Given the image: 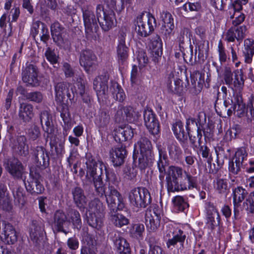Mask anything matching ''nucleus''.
Returning <instances> with one entry per match:
<instances>
[{
    "mask_svg": "<svg viewBox=\"0 0 254 254\" xmlns=\"http://www.w3.org/2000/svg\"><path fill=\"white\" fill-rule=\"evenodd\" d=\"M85 158L86 175L85 180L82 182L83 188L87 190L93 184L97 195L100 197L105 195L110 211H117L119 203L121 202V195L113 186H109L108 190L106 191L105 185L102 178L104 167L103 161L96 160L91 153H87Z\"/></svg>",
    "mask_w": 254,
    "mask_h": 254,
    "instance_id": "obj_1",
    "label": "nucleus"
},
{
    "mask_svg": "<svg viewBox=\"0 0 254 254\" xmlns=\"http://www.w3.org/2000/svg\"><path fill=\"white\" fill-rule=\"evenodd\" d=\"M165 181L169 192L197 189V177L178 166L169 167Z\"/></svg>",
    "mask_w": 254,
    "mask_h": 254,
    "instance_id": "obj_2",
    "label": "nucleus"
},
{
    "mask_svg": "<svg viewBox=\"0 0 254 254\" xmlns=\"http://www.w3.org/2000/svg\"><path fill=\"white\" fill-rule=\"evenodd\" d=\"M130 203L137 208H146L151 202V197L148 190L144 187L132 189L129 193Z\"/></svg>",
    "mask_w": 254,
    "mask_h": 254,
    "instance_id": "obj_3",
    "label": "nucleus"
},
{
    "mask_svg": "<svg viewBox=\"0 0 254 254\" xmlns=\"http://www.w3.org/2000/svg\"><path fill=\"white\" fill-rule=\"evenodd\" d=\"M136 20L138 26L137 34L142 37L150 35L156 26V19L150 13H147L146 15L142 13L137 16Z\"/></svg>",
    "mask_w": 254,
    "mask_h": 254,
    "instance_id": "obj_4",
    "label": "nucleus"
},
{
    "mask_svg": "<svg viewBox=\"0 0 254 254\" xmlns=\"http://www.w3.org/2000/svg\"><path fill=\"white\" fill-rule=\"evenodd\" d=\"M86 36L87 38H91L92 34L96 32L98 28L97 17L95 16L90 5H84L82 7Z\"/></svg>",
    "mask_w": 254,
    "mask_h": 254,
    "instance_id": "obj_5",
    "label": "nucleus"
},
{
    "mask_svg": "<svg viewBox=\"0 0 254 254\" xmlns=\"http://www.w3.org/2000/svg\"><path fill=\"white\" fill-rule=\"evenodd\" d=\"M40 120L43 130L46 142L50 139V145L52 146L53 143L52 140H54L56 135V128L55 127L52 115L47 110L42 111L40 114Z\"/></svg>",
    "mask_w": 254,
    "mask_h": 254,
    "instance_id": "obj_6",
    "label": "nucleus"
},
{
    "mask_svg": "<svg viewBox=\"0 0 254 254\" xmlns=\"http://www.w3.org/2000/svg\"><path fill=\"white\" fill-rule=\"evenodd\" d=\"M96 15L98 21L104 31H108L115 25V16L113 10L104 11L102 5L96 7Z\"/></svg>",
    "mask_w": 254,
    "mask_h": 254,
    "instance_id": "obj_7",
    "label": "nucleus"
},
{
    "mask_svg": "<svg viewBox=\"0 0 254 254\" xmlns=\"http://www.w3.org/2000/svg\"><path fill=\"white\" fill-rule=\"evenodd\" d=\"M79 63L86 72L91 73L97 67V58L91 50H83L80 54Z\"/></svg>",
    "mask_w": 254,
    "mask_h": 254,
    "instance_id": "obj_8",
    "label": "nucleus"
},
{
    "mask_svg": "<svg viewBox=\"0 0 254 254\" xmlns=\"http://www.w3.org/2000/svg\"><path fill=\"white\" fill-rule=\"evenodd\" d=\"M247 156L248 154L245 148H239L232 160L229 161L228 167L229 172L232 175L238 174L241 169L245 166Z\"/></svg>",
    "mask_w": 254,
    "mask_h": 254,
    "instance_id": "obj_9",
    "label": "nucleus"
},
{
    "mask_svg": "<svg viewBox=\"0 0 254 254\" xmlns=\"http://www.w3.org/2000/svg\"><path fill=\"white\" fill-rule=\"evenodd\" d=\"M40 178L39 173L30 171L29 178L26 181L24 180L27 191L32 195L41 194L44 190V188L40 182Z\"/></svg>",
    "mask_w": 254,
    "mask_h": 254,
    "instance_id": "obj_10",
    "label": "nucleus"
},
{
    "mask_svg": "<svg viewBox=\"0 0 254 254\" xmlns=\"http://www.w3.org/2000/svg\"><path fill=\"white\" fill-rule=\"evenodd\" d=\"M206 211V225L208 229L212 231L220 226V215L216 206L210 202L207 203Z\"/></svg>",
    "mask_w": 254,
    "mask_h": 254,
    "instance_id": "obj_11",
    "label": "nucleus"
},
{
    "mask_svg": "<svg viewBox=\"0 0 254 254\" xmlns=\"http://www.w3.org/2000/svg\"><path fill=\"white\" fill-rule=\"evenodd\" d=\"M168 231H166V237L168 238L166 242L167 247L168 249L171 247L175 248L179 244L181 246L180 248L181 247L184 248V243L187 237L185 232L181 229L174 230L172 228L169 230L168 233Z\"/></svg>",
    "mask_w": 254,
    "mask_h": 254,
    "instance_id": "obj_12",
    "label": "nucleus"
},
{
    "mask_svg": "<svg viewBox=\"0 0 254 254\" xmlns=\"http://www.w3.org/2000/svg\"><path fill=\"white\" fill-rule=\"evenodd\" d=\"M53 224L55 231L57 233L62 232L66 235L69 231L66 214L62 210H57L53 216Z\"/></svg>",
    "mask_w": 254,
    "mask_h": 254,
    "instance_id": "obj_13",
    "label": "nucleus"
},
{
    "mask_svg": "<svg viewBox=\"0 0 254 254\" xmlns=\"http://www.w3.org/2000/svg\"><path fill=\"white\" fill-rule=\"evenodd\" d=\"M110 239L114 244V247L119 252V254H131L129 244L118 231L110 232L109 234Z\"/></svg>",
    "mask_w": 254,
    "mask_h": 254,
    "instance_id": "obj_14",
    "label": "nucleus"
},
{
    "mask_svg": "<svg viewBox=\"0 0 254 254\" xmlns=\"http://www.w3.org/2000/svg\"><path fill=\"white\" fill-rule=\"evenodd\" d=\"M5 170L14 178L22 179L24 168L22 163L16 158L7 159L4 163Z\"/></svg>",
    "mask_w": 254,
    "mask_h": 254,
    "instance_id": "obj_15",
    "label": "nucleus"
},
{
    "mask_svg": "<svg viewBox=\"0 0 254 254\" xmlns=\"http://www.w3.org/2000/svg\"><path fill=\"white\" fill-rule=\"evenodd\" d=\"M38 68L36 65L33 64H29L22 71V81L33 87L38 86L40 85L38 79Z\"/></svg>",
    "mask_w": 254,
    "mask_h": 254,
    "instance_id": "obj_16",
    "label": "nucleus"
},
{
    "mask_svg": "<svg viewBox=\"0 0 254 254\" xmlns=\"http://www.w3.org/2000/svg\"><path fill=\"white\" fill-rule=\"evenodd\" d=\"M109 77L106 75H101L93 81V88L96 91L98 100H103L106 98L108 91Z\"/></svg>",
    "mask_w": 254,
    "mask_h": 254,
    "instance_id": "obj_17",
    "label": "nucleus"
},
{
    "mask_svg": "<svg viewBox=\"0 0 254 254\" xmlns=\"http://www.w3.org/2000/svg\"><path fill=\"white\" fill-rule=\"evenodd\" d=\"M144 124L149 132L153 135L158 134L160 132V125L155 114L150 110L144 111Z\"/></svg>",
    "mask_w": 254,
    "mask_h": 254,
    "instance_id": "obj_18",
    "label": "nucleus"
},
{
    "mask_svg": "<svg viewBox=\"0 0 254 254\" xmlns=\"http://www.w3.org/2000/svg\"><path fill=\"white\" fill-rule=\"evenodd\" d=\"M32 158L38 167L43 168L49 166V157L46 149L42 146L36 147L32 152Z\"/></svg>",
    "mask_w": 254,
    "mask_h": 254,
    "instance_id": "obj_19",
    "label": "nucleus"
},
{
    "mask_svg": "<svg viewBox=\"0 0 254 254\" xmlns=\"http://www.w3.org/2000/svg\"><path fill=\"white\" fill-rule=\"evenodd\" d=\"M126 32L122 29L118 34V45L117 47V55L119 64H123L128 57V48L126 45Z\"/></svg>",
    "mask_w": 254,
    "mask_h": 254,
    "instance_id": "obj_20",
    "label": "nucleus"
},
{
    "mask_svg": "<svg viewBox=\"0 0 254 254\" xmlns=\"http://www.w3.org/2000/svg\"><path fill=\"white\" fill-rule=\"evenodd\" d=\"M44 224L37 220H33L30 224L29 234L31 240L36 245H38L43 240Z\"/></svg>",
    "mask_w": 254,
    "mask_h": 254,
    "instance_id": "obj_21",
    "label": "nucleus"
},
{
    "mask_svg": "<svg viewBox=\"0 0 254 254\" xmlns=\"http://www.w3.org/2000/svg\"><path fill=\"white\" fill-rule=\"evenodd\" d=\"M13 151L17 154L26 157L29 154L27 139L24 135H17L11 146Z\"/></svg>",
    "mask_w": 254,
    "mask_h": 254,
    "instance_id": "obj_22",
    "label": "nucleus"
},
{
    "mask_svg": "<svg viewBox=\"0 0 254 254\" xmlns=\"http://www.w3.org/2000/svg\"><path fill=\"white\" fill-rule=\"evenodd\" d=\"M73 201L75 206L80 210H84L87 204V199L84 194V190L81 187L76 186L71 190Z\"/></svg>",
    "mask_w": 254,
    "mask_h": 254,
    "instance_id": "obj_23",
    "label": "nucleus"
},
{
    "mask_svg": "<svg viewBox=\"0 0 254 254\" xmlns=\"http://www.w3.org/2000/svg\"><path fill=\"white\" fill-rule=\"evenodd\" d=\"M160 214L155 211L152 213L147 211L145 214V224L149 232H155L159 227L160 224Z\"/></svg>",
    "mask_w": 254,
    "mask_h": 254,
    "instance_id": "obj_24",
    "label": "nucleus"
},
{
    "mask_svg": "<svg viewBox=\"0 0 254 254\" xmlns=\"http://www.w3.org/2000/svg\"><path fill=\"white\" fill-rule=\"evenodd\" d=\"M114 131L115 140L120 142L131 140L134 135L133 129L128 125L120 126Z\"/></svg>",
    "mask_w": 254,
    "mask_h": 254,
    "instance_id": "obj_25",
    "label": "nucleus"
},
{
    "mask_svg": "<svg viewBox=\"0 0 254 254\" xmlns=\"http://www.w3.org/2000/svg\"><path fill=\"white\" fill-rule=\"evenodd\" d=\"M127 155L126 148L122 145L112 149V152L110 151V155L114 166L118 167L123 165Z\"/></svg>",
    "mask_w": 254,
    "mask_h": 254,
    "instance_id": "obj_26",
    "label": "nucleus"
},
{
    "mask_svg": "<svg viewBox=\"0 0 254 254\" xmlns=\"http://www.w3.org/2000/svg\"><path fill=\"white\" fill-rule=\"evenodd\" d=\"M0 208L6 212H11L12 205L6 185L0 182Z\"/></svg>",
    "mask_w": 254,
    "mask_h": 254,
    "instance_id": "obj_27",
    "label": "nucleus"
},
{
    "mask_svg": "<svg viewBox=\"0 0 254 254\" xmlns=\"http://www.w3.org/2000/svg\"><path fill=\"white\" fill-rule=\"evenodd\" d=\"M152 145L150 140L145 136H142L134 144V152L140 151V153L146 155H151Z\"/></svg>",
    "mask_w": 254,
    "mask_h": 254,
    "instance_id": "obj_28",
    "label": "nucleus"
},
{
    "mask_svg": "<svg viewBox=\"0 0 254 254\" xmlns=\"http://www.w3.org/2000/svg\"><path fill=\"white\" fill-rule=\"evenodd\" d=\"M33 115V106L31 104L24 103L20 104L18 111V117L20 120L24 123H28Z\"/></svg>",
    "mask_w": 254,
    "mask_h": 254,
    "instance_id": "obj_29",
    "label": "nucleus"
},
{
    "mask_svg": "<svg viewBox=\"0 0 254 254\" xmlns=\"http://www.w3.org/2000/svg\"><path fill=\"white\" fill-rule=\"evenodd\" d=\"M66 215L68 217V224L71 223L74 229L79 230L82 227V221L80 214L76 209L69 208L66 210Z\"/></svg>",
    "mask_w": 254,
    "mask_h": 254,
    "instance_id": "obj_30",
    "label": "nucleus"
},
{
    "mask_svg": "<svg viewBox=\"0 0 254 254\" xmlns=\"http://www.w3.org/2000/svg\"><path fill=\"white\" fill-rule=\"evenodd\" d=\"M167 87L171 92L177 94H181L183 92V82L179 78H175L173 73L168 74L167 81Z\"/></svg>",
    "mask_w": 254,
    "mask_h": 254,
    "instance_id": "obj_31",
    "label": "nucleus"
},
{
    "mask_svg": "<svg viewBox=\"0 0 254 254\" xmlns=\"http://www.w3.org/2000/svg\"><path fill=\"white\" fill-rule=\"evenodd\" d=\"M5 242L12 245L17 241V233L13 226L9 223H4L3 233Z\"/></svg>",
    "mask_w": 254,
    "mask_h": 254,
    "instance_id": "obj_32",
    "label": "nucleus"
},
{
    "mask_svg": "<svg viewBox=\"0 0 254 254\" xmlns=\"http://www.w3.org/2000/svg\"><path fill=\"white\" fill-rule=\"evenodd\" d=\"M167 150L170 159L178 162L183 157V150L176 142H172L167 145Z\"/></svg>",
    "mask_w": 254,
    "mask_h": 254,
    "instance_id": "obj_33",
    "label": "nucleus"
},
{
    "mask_svg": "<svg viewBox=\"0 0 254 254\" xmlns=\"http://www.w3.org/2000/svg\"><path fill=\"white\" fill-rule=\"evenodd\" d=\"M55 91L56 98L60 102H64L65 96L69 98L70 93L68 92V88L64 82H58L55 84Z\"/></svg>",
    "mask_w": 254,
    "mask_h": 254,
    "instance_id": "obj_34",
    "label": "nucleus"
},
{
    "mask_svg": "<svg viewBox=\"0 0 254 254\" xmlns=\"http://www.w3.org/2000/svg\"><path fill=\"white\" fill-rule=\"evenodd\" d=\"M172 130L176 137L180 143H187L188 134L185 131L183 124L181 121H178L174 124Z\"/></svg>",
    "mask_w": 254,
    "mask_h": 254,
    "instance_id": "obj_35",
    "label": "nucleus"
},
{
    "mask_svg": "<svg viewBox=\"0 0 254 254\" xmlns=\"http://www.w3.org/2000/svg\"><path fill=\"white\" fill-rule=\"evenodd\" d=\"M110 91L111 92L113 97L120 102H123L125 98L126 95L121 86L116 81H111L109 87Z\"/></svg>",
    "mask_w": 254,
    "mask_h": 254,
    "instance_id": "obj_36",
    "label": "nucleus"
},
{
    "mask_svg": "<svg viewBox=\"0 0 254 254\" xmlns=\"http://www.w3.org/2000/svg\"><path fill=\"white\" fill-rule=\"evenodd\" d=\"M105 206L98 198L93 199L88 204L89 213L105 214Z\"/></svg>",
    "mask_w": 254,
    "mask_h": 254,
    "instance_id": "obj_37",
    "label": "nucleus"
},
{
    "mask_svg": "<svg viewBox=\"0 0 254 254\" xmlns=\"http://www.w3.org/2000/svg\"><path fill=\"white\" fill-rule=\"evenodd\" d=\"M116 212H113V211L109 212L110 219L116 227L121 228L129 224V220L127 218Z\"/></svg>",
    "mask_w": 254,
    "mask_h": 254,
    "instance_id": "obj_38",
    "label": "nucleus"
},
{
    "mask_svg": "<svg viewBox=\"0 0 254 254\" xmlns=\"http://www.w3.org/2000/svg\"><path fill=\"white\" fill-rule=\"evenodd\" d=\"M105 214L89 213L87 217L88 225L97 230L100 229L103 225V219Z\"/></svg>",
    "mask_w": 254,
    "mask_h": 254,
    "instance_id": "obj_39",
    "label": "nucleus"
},
{
    "mask_svg": "<svg viewBox=\"0 0 254 254\" xmlns=\"http://www.w3.org/2000/svg\"><path fill=\"white\" fill-rule=\"evenodd\" d=\"M172 202L175 210L178 212H185L189 207V204L187 199L182 196L178 195L174 197Z\"/></svg>",
    "mask_w": 254,
    "mask_h": 254,
    "instance_id": "obj_40",
    "label": "nucleus"
},
{
    "mask_svg": "<svg viewBox=\"0 0 254 254\" xmlns=\"http://www.w3.org/2000/svg\"><path fill=\"white\" fill-rule=\"evenodd\" d=\"M60 112L61 117L64 124L63 125V128L66 132L71 127L70 114L67 106L66 105L63 106Z\"/></svg>",
    "mask_w": 254,
    "mask_h": 254,
    "instance_id": "obj_41",
    "label": "nucleus"
},
{
    "mask_svg": "<svg viewBox=\"0 0 254 254\" xmlns=\"http://www.w3.org/2000/svg\"><path fill=\"white\" fill-rule=\"evenodd\" d=\"M231 103L233 104V105L230 108L227 109L226 112L228 116H231L233 113L236 111H240L244 108L242 97L239 94L234 95V99H231Z\"/></svg>",
    "mask_w": 254,
    "mask_h": 254,
    "instance_id": "obj_42",
    "label": "nucleus"
},
{
    "mask_svg": "<svg viewBox=\"0 0 254 254\" xmlns=\"http://www.w3.org/2000/svg\"><path fill=\"white\" fill-rule=\"evenodd\" d=\"M204 116V120H205V115L203 113H199L197 115L196 119L192 118H189L187 120L186 122V129L188 132H190L191 129L194 128L197 129L199 126L201 128H202V122L201 120V118Z\"/></svg>",
    "mask_w": 254,
    "mask_h": 254,
    "instance_id": "obj_43",
    "label": "nucleus"
},
{
    "mask_svg": "<svg viewBox=\"0 0 254 254\" xmlns=\"http://www.w3.org/2000/svg\"><path fill=\"white\" fill-rule=\"evenodd\" d=\"M125 120L130 123L136 121L140 116L139 113L135 109L131 106H126L124 107Z\"/></svg>",
    "mask_w": 254,
    "mask_h": 254,
    "instance_id": "obj_44",
    "label": "nucleus"
},
{
    "mask_svg": "<svg viewBox=\"0 0 254 254\" xmlns=\"http://www.w3.org/2000/svg\"><path fill=\"white\" fill-rule=\"evenodd\" d=\"M248 194L247 191L242 187H238L233 190V199L235 206H238L244 200Z\"/></svg>",
    "mask_w": 254,
    "mask_h": 254,
    "instance_id": "obj_45",
    "label": "nucleus"
},
{
    "mask_svg": "<svg viewBox=\"0 0 254 254\" xmlns=\"http://www.w3.org/2000/svg\"><path fill=\"white\" fill-rule=\"evenodd\" d=\"M245 48L243 54L245 56V62L250 63L254 55V43L249 39L245 41Z\"/></svg>",
    "mask_w": 254,
    "mask_h": 254,
    "instance_id": "obj_46",
    "label": "nucleus"
},
{
    "mask_svg": "<svg viewBox=\"0 0 254 254\" xmlns=\"http://www.w3.org/2000/svg\"><path fill=\"white\" fill-rule=\"evenodd\" d=\"M151 155H146L140 153L138 156L135 154H133V157L134 161L138 158V167L140 170H145L151 162Z\"/></svg>",
    "mask_w": 254,
    "mask_h": 254,
    "instance_id": "obj_47",
    "label": "nucleus"
},
{
    "mask_svg": "<svg viewBox=\"0 0 254 254\" xmlns=\"http://www.w3.org/2000/svg\"><path fill=\"white\" fill-rule=\"evenodd\" d=\"M202 130L203 128H201L199 126V127H197L196 134L192 135V134H190V132H188V135L189 136L190 143L194 150H195L196 149L198 148V146L202 144L201 130Z\"/></svg>",
    "mask_w": 254,
    "mask_h": 254,
    "instance_id": "obj_48",
    "label": "nucleus"
},
{
    "mask_svg": "<svg viewBox=\"0 0 254 254\" xmlns=\"http://www.w3.org/2000/svg\"><path fill=\"white\" fill-rule=\"evenodd\" d=\"M109 112L105 109L100 110L96 119V124L100 127L106 126L110 122Z\"/></svg>",
    "mask_w": 254,
    "mask_h": 254,
    "instance_id": "obj_49",
    "label": "nucleus"
},
{
    "mask_svg": "<svg viewBox=\"0 0 254 254\" xmlns=\"http://www.w3.org/2000/svg\"><path fill=\"white\" fill-rule=\"evenodd\" d=\"M234 77L232 83V86L238 89H241L244 84L243 73L241 71L236 70L234 72Z\"/></svg>",
    "mask_w": 254,
    "mask_h": 254,
    "instance_id": "obj_50",
    "label": "nucleus"
},
{
    "mask_svg": "<svg viewBox=\"0 0 254 254\" xmlns=\"http://www.w3.org/2000/svg\"><path fill=\"white\" fill-rule=\"evenodd\" d=\"M66 34L64 32L53 35L52 38L56 45L61 47L64 48L68 45V41L65 37Z\"/></svg>",
    "mask_w": 254,
    "mask_h": 254,
    "instance_id": "obj_51",
    "label": "nucleus"
},
{
    "mask_svg": "<svg viewBox=\"0 0 254 254\" xmlns=\"http://www.w3.org/2000/svg\"><path fill=\"white\" fill-rule=\"evenodd\" d=\"M45 56L47 60L52 64L55 65L58 62L59 56H57L55 52V50L52 49L50 47H48L45 53ZM54 68H58L59 66L56 65L53 66Z\"/></svg>",
    "mask_w": 254,
    "mask_h": 254,
    "instance_id": "obj_52",
    "label": "nucleus"
},
{
    "mask_svg": "<svg viewBox=\"0 0 254 254\" xmlns=\"http://www.w3.org/2000/svg\"><path fill=\"white\" fill-rule=\"evenodd\" d=\"M14 202L15 203L21 206L24 205L26 202V196L24 190L22 188H18L13 192Z\"/></svg>",
    "mask_w": 254,
    "mask_h": 254,
    "instance_id": "obj_53",
    "label": "nucleus"
},
{
    "mask_svg": "<svg viewBox=\"0 0 254 254\" xmlns=\"http://www.w3.org/2000/svg\"><path fill=\"white\" fill-rule=\"evenodd\" d=\"M159 159L157 162V167L160 173H166L167 174V170H166V168L167 167L168 164L166 160V156L163 155V151L161 148H158Z\"/></svg>",
    "mask_w": 254,
    "mask_h": 254,
    "instance_id": "obj_54",
    "label": "nucleus"
},
{
    "mask_svg": "<svg viewBox=\"0 0 254 254\" xmlns=\"http://www.w3.org/2000/svg\"><path fill=\"white\" fill-rule=\"evenodd\" d=\"M214 188L219 193H226L228 190V184L227 181L223 179L217 178L214 181Z\"/></svg>",
    "mask_w": 254,
    "mask_h": 254,
    "instance_id": "obj_55",
    "label": "nucleus"
},
{
    "mask_svg": "<svg viewBox=\"0 0 254 254\" xmlns=\"http://www.w3.org/2000/svg\"><path fill=\"white\" fill-rule=\"evenodd\" d=\"M150 40L149 46L151 51L162 50V42L158 35L152 36Z\"/></svg>",
    "mask_w": 254,
    "mask_h": 254,
    "instance_id": "obj_56",
    "label": "nucleus"
},
{
    "mask_svg": "<svg viewBox=\"0 0 254 254\" xmlns=\"http://www.w3.org/2000/svg\"><path fill=\"white\" fill-rule=\"evenodd\" d=\"M25 97L30 101L40 103L43 101V95L40 91H34L26 93Z\"/></svg>",
    "mask_w": 254,
    "mask_h": 254,
    "instance_id": "obj_57",
    "label": "nucleus"
},
{
    "mask_svg": "<svg viewBox=\"0 0 254 254\" xmlns=\"http://www.w3.org/2000/svg\"><path fill=\"white\" fill-rule=\"evenodd\" d=\"M144 231V225L140 223L133 224L129 228V233L134 237H140Z\"/></svg>",
    "mask_w": 254,
    "mask_h": 254,
    "instance_id": "obj_58",
    "label": "nucleus"
},
{
    "mask_svg": "<svg viewBox=\"0 0 254 254\" xmlns=\"http://www.w3.org/2000/svg\"><path fill=\"white\" fill-rule=\"evenodd\" d=\"M190 33L189 29L184 28H183L181 32L180 35L179 37H178V39L179 40L180 42V48L181 51L183 53L184 55V58L185 59V56H186L185 54L184 53V48L183 47L181 46V45L184 43V41L185 40H187L188 39H189L190 40Z\"/></svg>",
    "mask_w": 254,
    "mask_h": 254,
    "instance_id": "obj_59",
    "label": "nucleus"
},
{
    "mask_svg": "<svg viewBox=\"0 0 254 254\" xmlns=\"http://www.w3.org/2000/svg\"><path fill=\"white\" fill-rule=\"evenodd\" d=\"M124 178L128 180H132L135 178L137 174V171L133 166L128 165L125 166L124 169Z\"/></svg>",
    "mask_w": 254,
    "mask_h": 254,
    "instance_id": "obj_60",
    "label": "nucleus"
},
{
    "mask_svg": "<svg viewBox=\"0 0 254 254\" xmlns=\"http://www.w3.org/2000/svg\"><path fill=\"white\" fill-rule=\"evenodd\" d=\"M223 79L226 84L232 87V83L233 80V73L229 67H225L223 73Z\"/></svg>",
    "mask_w": 254,
    "mask_h": 254,
    "instance_id": "obj_61",
    "label": "nucleus"
},
{
    "mask_svg": "<svg viewBox=\"0 0 254 254\" xmlns=\"http://www.w3.org/2000/svg\"><path fill=\"white\" fill-rule=\"evenodd\" d=\"M27 133L29 139L33 141L37 139L41 135L39 127L35 125L32 126L28 129Z\"/></svg>",
    "mask_w": 254,
    "mask_h": 254,
    "instance_id": "obj_62",
    "label": "nucleus"
},
{
    "mask_svg": "<svg viewBox=\"0 0 254 254\" xmlns=\"http://www.w3.org/2000/svg\"><path fill=\"white\" fill-rule=\"evenodd\" d=\"M198 151L201 154L203 158L207 159L208 163H210L211 160V155L209 148L205 145L201 144L198 146Z\"/></svg>",
    "mask_w": 254,
    "mask_h": 254,
    "instance_id": "obj_63",
    "label": "nucleus"
},
{
    "mask_svg": "<svg viewBox=\"0 0 254 254\" xmlns=\"http://www.w3.org/2000/svg\"><path fill=\"white\" fill-rule=\"evenodd\" d=\"M244 204L247 206V209L251 213H254V191L251 192L246 198Z\"/></svg>",
    "mask_w": 254,
    "mask_h": 254,
    "instance_id": "obj_64",
    "label": "nucleus"
}]
</instances>
